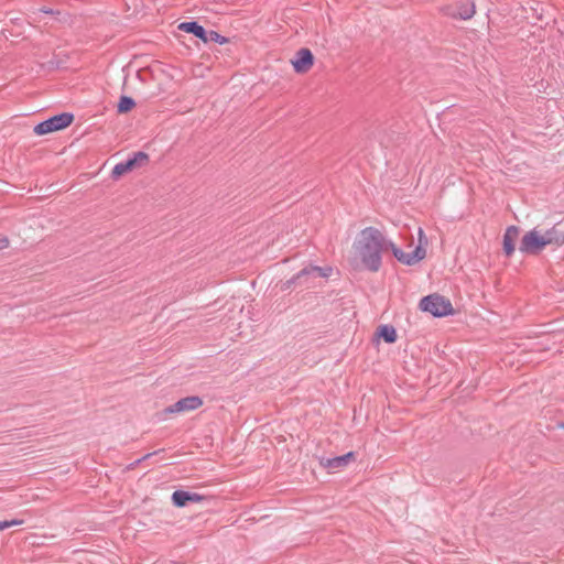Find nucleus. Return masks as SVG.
<instances>
[{
    "label": "nucleus",
    "instance_id": "nucleus-5",
    "mask_svg": "<svg viewBox=\"0 0 564 564\" xmlns=\"http://www.w3.org/2000/svg\"><path fill=\"white\" fill-rule=\"evenodd\" d=\"M440 12L455 20H470L476 14V4L471 0H458L443 4Z\"/></svg>",
    "mask_w": 564,
    "mask_h": 564
},
{
    "label": "nucleus",
    "instance_id": "nucleus-17",
    "mask_svg": "<svg viewBox=\"0 0 564 564\" xmlns=\"http://www.w3.org/2000/svg\"><path fill=\"white\" fill-rule=\"evenodd\" d=\"M23 523V520H10V521H0V531L9 529L14 525H21Z\"/></svg>",
    "mask_w": 564,
    "mask_h": 564
},
{
    "label": "nucleus",
    "instance_id": "nucleus-14",
    "mask_svg": "<svg viewBox=\"0 0 564 564\" xmlns=\"http://www.w3.org/2000/svg\"><path fill=\"white\" fill-rule=\"evenodd\" d=\"M377 336L382 338L386 343L392 344L397 340V330L391 325H381L377 329Z\"/></svg>",
    "mask_w": 564,
    "mask_h": 564
},
{
    "label": "nucleus",
    "instance_id": "nucleus-16",
    "mask_svg": "<svg viewBox=\"0 0 564 564\" xmlns=\"http://www.w3.org/2000/svg\"><path fill=\"white\" fill-rule=\"evenodd\" d=\"M206 43L207 42H216V43H219V44H226L228 43V39L220 35L218 32L216 31H210L208 33H206Z\"/></svg>",
    "mask_w": 564,
    "mask_h": 564
},
{
    "label": "nucleus",
    "instance_id": "nucleus-2",
    "mask_svg": "<svg viewBox=\"0 0 564 564\" xmlns=\"http://www.w3.org/2000/svg\"><path fill=\"white\" fill-rule=\"evenodd\" d=\"M550 245H564V232L556 226L546 230L533 228L528 231L523 235L519 249L523 253L536 254Z\"/></svg>",
    "mask_w": 564,
    "mask_h": 564
},
{
    "label": "nucleus",
    "instance_id": "nucleus-8",
    "mask_svg": "<svg viewBox=\"0 0 564 564\" xmlns=\"http://www.w3.org/2000/svg\"><path fill=\"white\" fill-rule=\"evenodd\" d=\"M314 62H315V57H314L313 53L311 52V50H308L306 47L300 48L295 53L294 57L290 61L294 72L296 74L308 73L312 69Z\"/></svg>",
    "mask_w": 564,
    "mask_h": 564
},
{
    "label": "nucleus",
    "instance_id": "nucleus-18",
    "mask_svg": "<svg viewBox=\"0 0 564 564\" xmlns=\"http://www.w3.org/2000/svg\"><path fill=\"white\" fill-rule=\"evenodd\" d=\"M8 243H9V242H8V240H7V239H2V240H0V249L6 248V247L8 246Z\"/></svg>",
    "mask_w": 564,
    "mask_h": 564
},
{
    "label": "nucleus",
    "instance_id": "nucleus-13",
    "mask_svg": "<svg viewBox=\"0 0 564 564\" xmlns=\"http://www.w3.org/2000/svg\"><path fill=\"white\" fill-rule=\"evenodd\" d=\"M180 30L186 32V33H192L194 34L195 36H197L198 39H200L202 41H204L206 43V31L205 29L199 25L198 23L196 22H183L180 24Z\"/></svg>",
    "mask_w": 564,
    "mask_h": 564
},
{
    "label": "nucleus",
    "instance_id": "nucleus-15",
    "mask_svg": "<svg viewBox=\"0 0 564 564\" xmlns=\"http://www.w3.org/2000/svg\"><path fill=\"white\" fill-rule=\"evenodd\" d=\"M134 101L127 96H122L118 102V111L124 113L130 111L134 107Z\"/></svg>",
    "mask_w": 564,
    "mask_h": 564
},
{
    "label": "nucleus",
    "instance_id": "nucleus-1",
    "mask_svg": "<svg viewBox=\"0 0 564 564\" xmlns=\"http://www.w3.org/2000/svg\"><path fill=\"white\" fill-rule=\"evenodd\" d=\"M392 241L387 240L381 230L366 227L355 237L346 256V262L355 272H378L382 264V252L391 250Z\"/></svg>",
    "mask_w": 564,
    "mask_h": 564
},
{
    "label": "nucleus",
    "instance_id": "nucleus-9",
    "mask_svg": "<svg viewBox=\"0 0 564 564\" xmlns=\"http://www.w3.org/2000/svg\"><path fill=\"white\" fill-rule=\"evenodd\" d=\"M148 154L143 152L135 153L132 159H129L126 162L115 165V167L112 169V176L115 178H119L120 176L133 171L135 167L145 164L148 162Z\"/></svg>",
    "mask_w": 564,
    "mask_h": 564
},
{
    "label": "nucleus",
    "instance_id": "nucleus-11",
    "mask_svg": "<svg viewBox=\"0 0 564 564\" xmlns=\"http://www.w3.org/2000/svg\"><path fill=\"white\" fill-rule=\"evenodd\" d=\"M203 499L204 497L199 494L183 490H176L172 495V501L178 508L186 506L188 502H200Z\"/></svg>",
    "mask_w": 564,
    "mask_h": 564
},
{
    "label": "nucleus",
    "instance_id": "nucleus-19",
    "mask_svg": "<svg viewBox=\"0 0 564 564\" xmlns=\"http://www.w3.org/2000/svg\"><path fill=\"white\" fill-rule=\"evenodd\" d=\"M312 270L313 271H318L322 274V269H319V268H313Z\"/></svg>",
    "mask_w": 564,
    "mask_h": 564
},
{
    "label": "nucleus",
    "instance_id": "nucleus-3",
    "mask_svg": "<svg viewBox=\"0 0 564 564\" xmlns=\"http://www.w3.org/2000/svg\"><path fill=\"white\" fill-rule=\"evenodd\" d=\"M429 246V239L422 228L417 231V246L413 252H404L397 245H391V252L395 259L404 265H415L426 257V248Z\"/></svg>",
    "mask_w": 564,
    "mask_h": 564
},
{
    "label": "nucleus",
    "instance_id": "nucleus-4",
    "mask_svg": "<svg viewBox=\"0 0 564 564\" xmlns=\"http://www.w3.org/2000/svg\"><path fill=\"white\" fill-rule=\"evenodd\" d=\"M420 308L436 317H443L454 313L451 301L436 293L423 297L420 302Z\"/></svg>",
    "mask_w": 564,
    "mask_h": 564
},
{
    "label": "nucleus",
    "instance_id": "nucleus-7",
    "mask_svg": "<svg viewBox=\"0 0 564 564\" xmlns=\"http://www.w3.org/2000/svg\"><path fill=\"white\" fill-rule=\"evenodd\" d=\"M203 405V399L197 395H191L183 398L174 404L165 408L162 411V415L166 419L174 414H181L185 412H192L199 409Z\"/></svg>",
    "mask_w": 564,
    "mask_h": 564
},
{
    "label": "nucleus",
    "instance_id": "nucleus-6",
    "mask_svg": "<svg viewBox=\"0 0 564 564\" xmlns=\"http://www.w3.org/2000/svg\"><path fill=\"white\" fill-rule=\"evenodd\" d=\"M73 120L74 117L70 113H61L54 116L35 126L34 133L37 135H44L47 133L65 129L73 122Z\"/></svg>",
    "mask_w": 564,
    "mask_h": 564
},
{
    "label": "nucleus",
    "instance_id": "nucleus-12",
    "mask_svg": "<svg viewBox=\"0 0 564 564\" xmlns=\"http://www.w3.org/2000/svg\"><path fill=\"white\" fill-rule=\"evenodd\" d=\"M354 458L355 454L352 452H349L343 456L326 459L325 462L322 463V465L332 471H336L338 469L346 467L349 464V462L352 460Z\"/></svg>",
    "mask_w": 564,
    "mask_h": 564
},
{
    "label": "nucleus",
    "instance_id": "nucleus-10",
    "mask_svg": "<svg viewBox=\"0 0 564 564\" xmlns=\"http://www.w3.org/2000/svg\"><path fill=\"white\" fill-rule=\"evenodd\" d=\"M520 230L517 226H509L503 235V251L510 257L516 250V243L519 239Z\"/></svg>",
    "mask_w": 564,
    "mask_h": 564
}]
</instances>
